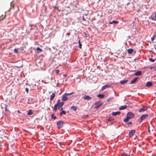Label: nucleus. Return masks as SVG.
Wrapping results in <instances>:
<instances>
[{
    "instance_id": "18",
    "label": "nucleus",
    "mask_w": 156,
    "mask_h": 156,
    "mask_svg": "<svg viewBox=\"0 0 156 156\" xmlns=\"http://www.w3.org/2000/svg\"><path fill=\"white\" fill-rule=\"evenodd\" d=\"M141 74L142 73L141 71H138L135 73V75L136 76L141 75Z\"/></svg>"
},
{
    "instance_id": "10",
    "label": "nucleus",
    "mask_w": 156,
    "mask_h": 156,
    "mask_svg": "<svg viewBox=\"0 0 156 156\" xmlns=\"http://www.w3.org/2000/svg\"><path fill=\"white\" fill-rule=\"evenodd\" d=\"M110 87L111 86L110 85L108 84L105 85L102 87L101 90H103L107 88Z\"/></svg>"
},
{
    "instance_id": "44",
    "label": "nucleus",
    "mask_w": 156,
    "mask_h": 156,
    "mask_svg": "<svg viewBox=\"0 0 156 156\" xmlns=\"http://www.w3.org/2000/svg\"><path fill=\"white\" fill-rule=\"evenodd\" d=\"M63 110V108H61L60 109V111H63V110Z\"/></svg>"
},
{
    "instance_id": "30",
    "label": "nucleus",
    "mask_w": 156,
    "mask_h": 156,
    "mask_svg": "<svg viewBox=\"0 0 156 156\" xmlns=\"http://www.w3.org/2000/svg\"><path fill=\"white\" fill-rule=\"evenodd\" d=\"M129 119H130L127 118V117L126 116V118L124 119L123 121L125 122H127L128 121Z\"/></svg>"
},
{
    "instance_id": "1",
    "label": "nucleus",
    "mask_w": 156,
    "mask_h": 156,
    "mask_svg": "<svg viewBox=\"0 0 156 156\" xmlns=\"http://www.w3.org/2000/svg\"><path fill=\"white\" fill-rule=\"evenodd\" d=\"M64 103L63 102H60V100H58L57 101V104H55L54 106V108L53 109V110L56 111L57 110V108H58V109H60V108L63 105Z\"/></svg>"
},
{
    "instance_id": "4",
    "label": "nucleus",
    "mask_w": 156,
    "mask_h": 156,
    "mask_svg": "<svg viewBox=\"0 0 156 156\" xmlns=\"http://www.w3.org/2000/svg\"><path fill=\"white\" fill-rule=\"evenodd\" d=\"M127 118L130 119L134 117V115L131 112H129L128 113L127 116Z\"/></svg>"
},
{
    "instance_id": "13",
    "label": "nucleus",
    "mask_w": 156,
    "mask_h": 156,
    "mask_svg": "<svg viewBox=\"0 0 156 156\" xmlns=\"http://www.w3.org/2000/svg\"><path fill=\"white\" fill-rule=\"evenodd\" d=\"M153 84L151 82H147L146 84V86L147 87H150Z\"/></svg>"
},
{
    "instance_id": "37",
    "label": "nucleus",
    "mask_w": 156,
    "mask_h": 156,
    "mask_svg": "<svg viewBox=\"0 0 156 156\" xmlns=\"http://www.w3.org/2000/svg\"><path fill=\"white\" fill-rule=\"evenodd\" d=\"M149 61L151 62H154L155 61V60L151 58H149Z\"/></svg>"
},
{
    "instance_id": "28",
    "label": "nucleus",
    "mask_w": 156,
    "mask_h": 156,
    "mask_svg": "<svg viewBox=\"0 0 156 156\" xmlns=\"http://www.w3.org/2000/svg\"><path fill=\"white\" fill-rule=\"evenodd\" d=\"M65 94L67 95V96H69V95H71L73 94H74V92H72L71 93H66Z\"/></svg>"
},
{
    "instance_id": "16",
    "label": "nucleus",
    "mask_w": 156,
    "mask_h": 156,
    "mask_svg": "<svg viewBox=\"0 0 156 156\" xmlns=\"http://www.w3.org/2000/svg\"><path fill=\"white\" fill-rule=\"evenodd\" d=\"M127 107L126 105L121 106L119 108V109L120 110L124 109L127 108Z\"/></svg>"
},
{
    "instance_id": "19",
    "label": "nucleus",
    "mask_w": 156,
    "mask_h": 156,
    "mask_svg": "<svg viewBox=\"0 0 156 156\" xmlns=\"http://www.w3.org/2000/svg\"><path fill=\"white\" fill-rule=\"evenodd\" d=\"M128 82V80H127L121 81L120 83L121 84H123L126 83Z\"/></svg>"
},
{
    "instance_id": "25",
    "label": "nucleus",
    "mask_w": 156,
    "mask_h": 156,
    "mask_svg": "<svg viewBox=\"0 0 156 156\" xmlns=\"http://www.w3.org/2000/svg\"><path fill=\"white\" fill-rule=\"evenodd\" d=\"M5 15L4 16L3 15H2L0 16V21L3 20L5 17Z\"/></svg>"
},
{
    "instance_id": "31",
    "label": "nucleus",
    "mask_w": 156,
    "mask_h": 156,
    "mask_svg": "<svg viewBox=\"0 0 156 156\" xmlns=\"http://www.w3.org/2000/svg\"><path fill=\"white\" fill-rule=\"evenodd\" d=\"M156 37V36L155 35H154L151 38V40L152 41H153L154 40L155 38Z\"/></svg>"
},
{
    "instance_id": "11",
    "label": "nucleus",
    "mask_w": 156,
    "mask_h": 156,
    "mask_svg": "<svg viewBox=\"0 0 156 156\" xmlns=\"http://www.w3.org/2000/svg\"><path fill=\"white\" fill-rule=\"evenodd\" d=\"M135 133V130H131L129 132V136L130 137H131L133 135V134Z\"/></svg>"
},
{
    "instance_id": "8",
    "label": "nucleus",
    "mask_w": 156,
    "mask_h": 156,
    "mask_svg": "<svg viewBox=\"0 0 156 156\" xmlns=\"http://www.w3.org/2000/svg\"><path fill=\"white\" fill-rule=\"evenodd\" d=\"M67 97V95L66 94H64L62 96V100L63 101H67L68 99Z\"/></svg>"
},
{
    "instance_id": "5",
    "label": "nucleus",
    "mask_w": 156,
    "mask_h": 156,
    "mask_svg": "<svg viewBox=\"0 0 156 156\" xmlns=\"http://www.w3.org/2000/svg\"><path fill=\"white\" fill-rule=\"evenodd\" d=\"M102 104L100 101H97L95 103V105H96L95 107V108L98 109V108Z\"/></svg>"
},
{
    "instance_id": "7",
    "label": "nucleus",
    "mask_w": 156,
    "mask_h": 156,
    "mask_svg": "<svg viewBox=\"0 0 156 156\" xmlns=\"http://www.w3.org/2000/svg\"><path fill=\"white\" fill-rule=\"evenodd\" d=\"M150 18L153 20H156V12H153Z\"/></svg>"
},
{
    "instance_id": "12",
    "label": "nucleus",
    "mask_w": 156,
    "mask_h": 156,
    "mask_svg": "<svg viewBox=\"0 0 156 156\" xmlns=\"http://www.w3.org/2000/svg\"><path fill=\"white\" fill-rule=\"evenodd\" d=\"M83 98L84 99L89 100L91 98L88 95H85L83 97Z\"/></svg>"
},
{
    "instance_id": "42",
    "label": "nucleus",
    "mask_w": 156,
    "mask_h": 156,
    "mask_svg": "<svg viewBox=\"0 0 156 156\" xmlns=\"http://www.w3.org/2000/svg\"><path fill=\"white\" fill-rule=\"evenodd\" d=\"M154 48L156 50V44L154 45Z\"/></svg>"
},
{
    "instance_id": "29",
    "label": "nucleus",
    "mask_w": 156,
    "mask_h": 156,
    "mask_svg": "<svg viewBox=\"0 0 156 156\" xmlns=\"http://www.w3.org/2000/svg\"><path fill=\"white\" fill-rule=\"evenodd\" d=\"M36 50L37 51H39L40 52H41L42 51V50L39 47H37V48H36Z\"/></svg>"
},
{
    "instance_id": "22",
    "label": "nucleus",
    "mask_w": 156,
    "mask_h": 156,
    "mask_svg": "<svg viewBox=\"0 0 156 156\" xmlns=\"http://www.w3.org/2000/svg\"><path fill=\"white\" fill-rule=\"evenodd\" d=\"M118 23V22L114 20L112 22H109V23L110 24H112V23H115L117 24Z\"/></svg>"
},
{
    "instance_id": "33",
    "label": "nucleus",
    "mask_w": 156,
    "mask_h": 156,
    "mask_svg": "<svg viewBox=\"0 0 156 156\" xmlns=\"http://www.w3.org/2000/svg\"><path fill=\"white\" fill-rule=\"evenodd\" d=\"M114 120V119L112 117H110L109 118V119H108V121H111Z\"/></svg>"
},
{
    "instance_id": "26",
    "label": "nucleus",
    "mask_w": 156,
    "mask_h": 156,
    "mask_svg": "<svg viewBox=\"0 0 156 156\" xmlns=\"http://www.w3.org/2000/svg\"><path fill=\"white\" fill-rule=\"evenodd\" d=\"M66 114V112L65 111H62L60 113V115H62V114Z\"/></svg>"
},
{
    "instance_id": "32",
    "label": "nucleus",
    "mask_w": 156,
    "mask_h": 156,
    "mask_svg": "<svg viewBox=\"0 0 156 156\" xmlns=\"http://www.w3.org/2000/svg\"><path fill=\"white\" fill-rule=\"evenodd\" d=\"M122 154L123 156H130V155L129 154L128 155L126 153H124Z\"/></svg>"
},
{
    "instance_id": "47",
    "label": "nucleus",
    "mask_w": 156,
    "mask_h": 156,
    "mask_svg": "<svg viewBox=\"0 0 156 156\" xmlns=\"http://www.w3.org/2000/svg\"><path fill=\"white\" fill-rule=\"evenodd\" d=\"M153 68V67H151L150 68V69H152Z\"/></svg>"
},
{
    "instance_id": "21",
    "label": "nucleus",
    "mask_w": 156,
    "mask_h": 156,
    "mask_svg": "<svg viewBox=\"0 0 156 156\" xmlns=\"http://www.w3.org/2000/svg\"><path fill=\"white\" fill-rule=\"evenodd\" d=\"M97 96L98 97L100 98H102L104 97V94H99Z\"/></svg>"
},
{
    "instance_id": "27",
    "label": "nucleus",
    "mask_w": 156,
    "mask_h": 156,
    "mask_svg": "<svg viewBox=\"0 0 156 156\" xmlns=\"http://www.w3.org/2000/svg\"><path fill=\"white\" fill-rule=\"evenodd\" d=\"M79 47L80 48H81L82 46V44L80 43V40H79L78 41Z\"/></svg>"
},
{
    "instance_id": "35",
    "label": "nucleus",
    "mask_w": 156,
    "mask_h": 156,
    "mask_svg": "<svg viewBox=\"0 0 156 156\" xmlns=\"http://www.w3.org/2000/svg\"><path fill=\"white\" fill-rule=\"evenodd\" d=\"M14 51L15 53H17L18 52V49L15 48V49H14Z\"/></svg>"
},
{
    "instance_id": "15",
    "label": "nucleus",
    "mask_w": 156,
    "mask_h": 156,
    "mask_svg": "<svg viewBox=\"0 0 156 156\" xmlns=\"http://www.w3.org/2000/svg\"><path fill=\"white\" fill-rule=\"evenodd\" d=\"M120 112H114L112 113V115L114 116H116L117 115H119L120 114Z\"/></svg>"
},
{
    "instance_id": "24",
    "label": "nucleus",
    "mask_w": 156,
    "mask_h": 156,
    "mask_svg": "<svg viewBox=\"0 0 156 156\" xmlns=\"http://www.w3.org/2000/svg\"><path fill=\"white\" fill-rule=\"evenodd\" d=\"M10 5H11V7L9 9V10H10V9H11L14 8V4L13 3L11 2V3Z\"/></svg>"
},
{
    "instance_id": "14",
    "label": "nucleus",
    "mask_w": 156,
    "mask_h": 156,
    "mask_svg": "<svg viewBox=\"0 0 156 156\" xmlns=\"http://www.w3.org/2000/svg\"><path fill=\"white\" fill-rule=\"evenodd\" d=\"M137 79L138 77L135 78L131 81L130 83L132 84L135 83L136 81H137Z\"/></svg>"
},
{
    "instance_id": "39",
    "label": "nucleus",
    "mask_w": 156,
    "mask_h": 156,
    "mask_svg": "<svg viewBox=\"0 0 156 156\" xmlns=\"http://www.w3.org/2000/svg\"><path fill=\"white\" fill-rule=\"evenodd\" d=\"M26 91L27 92V93L28 92L29 89L27 88H26L25 89Z\"/></svg>"
},
{
    "instance_id": "3",
    "label": "nucleus",
    "mask_w": 156,
    "mask_h": 156,
    "mask_svg": "<svg viewBox=\"0 0 156 156\" xmlns=\"http://www.w3.org/2000/svg\"><path fill=\"white\" fill-rule=\"evenodd\" d=\"M148 114H144L141 116L140 118V122H141L143 120H145L146 119L148 116Z\"/></svg>"
},
{
    "instance_id": "6",
    "label": "nucleus",
    "mask_w": 156,
    "mask_h": 156,
    "mask_svg": "<svg viewBox=\"0 0 156 156\" xmlns=\"http://www.w3.org/2000/svg\"><path fill=\"white\" fill-rule=\"evenodd\" d=\"M147 108L148 107L147 106H144L139 109V112H141L145 111L147 110Z\"/></svg>"
},
{
    "instance_id": "40",
    "label": "nucleus",
    "mask_w": 156,
    "mask_h": 156,
    "mask_svg": "<svg viewBox=\"0 0 156 156\" xmlns=\"http://www.w3.org/2000/svg\"><path fill=\"white\" fill-rule=\"evenodd\" d=\"M70 32H68V33H66V35L67 36H69L70 35Z\"/></svg>"
},
{
    "instance_id": "23",
    "label": "nucleus",
    "mask_w": 156,
    "mask_h": 156,
    "mask_svg": "<svg viewBox=\"0 0 156 156\" xmlns=\"http://www.w3.org/2000/svg\"><path fill=\"white\" fill-rule=\"evenodd\" d=\"M33 113L32 112V111L31 110H30L29 111V112L27 113V114L28 115H32L33 114Z\"/></svg>"
},
{
    "instance_id": "46",
    "label": "nucleus",
    "mask_w": 156,
    "mask_h": 156,
    "mask_svg": "<svg viewBox=\"0 0 156 156\" xmlns=\"http://www.w3.org/2000/svg\"><path fill=\"white\" fill-rule=\"evenodd\" d=\"M85 116L86 117H87L88 116V115H85Z\"/></svg>"
},
{
    "instance_id": "45",
    "label": "nucleus",
    "mask_w": 156,
    "mask_h": 156,
    "mask_svg": "<svg viewBox=\"0 0 156 156\" xmlns=\"http://www.w3.org/2000/svg\"><path fill=\"white\" fill-rule=\"evenodd\" d=\"M148 132H149L150 131V129H149V128H148Z\"/></svg>"
},
{
    "instance_id": "43",
    "label": "nucleus",
    "mask_w": 156,
    "mask_h": 156,
    "mask_svg": "<svg viewBox=\"0 0 156 156\" xmlns=\"http://www.w3.org/2000/svg\"><path fill=\"white\" fill-rule=\"evenodd\" d=\"M17 112H18V113H20V111H19V110H18V111H17Z\"/></svg>"
},
{
    "instance_id": "20",
    "label": "nucleus",
    "mask_w": 156,
    "mask_h": 156,
    "mask_svg": "<svg viewBox=\"0 0 156 156\" xmlns=\"http://www.w3.org/2000/svg\"><path fill=\"white\" fill-rule=\"evenodd\" d=\"M133 49L130 48L127 50V52L129 54H131L133 52Z\"/></svg>"
},
{
    "instance_id": "17",
    "label": "nucleus",
    "mask_w": 156,
    "mask_h": 156,
    "mask_svg": "<svg viewBox=\"0 0 156 156\" xmlns=\"http://www.w3.org/2000/svg\"><path fill=\"white\" fill-rule=\"evenodd\" d=\"M77 107L74 106H72L71 107L70 109L71 110H73L74 111H76V110L77 109Z\"/></svg>"
},
{
    "instance_id": "38",
    "label": "nucleus",
    "mask_w": 156,
    "mask_h": 156,
    "mask_svg": "<svg viewBox=\"0 0 156 156\" xmlns=\"http://www.w3.org/2000/svg\"><path fill=\"white\" fill-rule=\"evenodd\" d=\"M132 122H129L127 123V124L128 125H130L132 124Z\"/></svg>"
},
{
    "instance_id": "36",
    "label": "nucleus",
    "mask_w": 156,
    "mask_h": 156,
    "mask_svg": "<svg viewBox=\"0 0 156 156\" xmlns=\"http://www.w3.org/2000/svg\"><path fill=\"white\" fill-rule=\"evenodd\" d=\"M55 72H56V73L57 74H58L59 73V72H60V71L58 69H57L55 70Z\"/></svg>"
},
{
    "instance_id": "48",
    "label": "nucleus",
    "mask_w": 156,
    "mask_h": 156,
    "mask_svg": "<svg viewBox=\"0 0 156 156\" xmlns=\"http://www.w3.org/2000/svg\"><path fill=\"white\" fill-rule=\"evenodd\" d=\"M155 71H156V68H155Z\"/></svg>"
},
{
    "instance_id": "2",
    "label": "nucleus",
    "mask_w": 156,
    "mask_h": 156,
    "mask_svg": "<svg viewBox=\"0 0 156 156\" xmlns=\"http://www.w3.org/2000/svg\"><path fill=\"white\" fill-rule=\"evenodd\" d=\"M56 124L58 128L59 129L63 127L64 122L62 121H59L57 122Z\"/></svg>"
},
{
    "instance_id": "41",
    "label": "nucleus",
    "mask_w": 156,
    "mask_h": 156,
    "mask_svg": "<svg viewBox=\"0 0 156 156\" xmlns=\"http://www.w3.org/2000/svg\"><path fill=\"white\" fill-rule=\"evenodd\" d=\"M82 20H83V21H86V19L84 18V17L83 16V17Z\"/></svg>"
},
{
    "instance_id": "34",
    "label": "nucleus",
    "mask_w": 156,
    "mask_h": 156,
    "mask_svg": "<svg viewBox=\"0 0 156 156\" xmlns=\"http://www.w3.org/2000/svg\"><path fill=\"white\" fill-rule=\"evenodd\" d=\"M51 118L53 119H55L56 118V117L54 116L53 114L51 115Z\"/></svg>"
},
{
    "instance_id": "9",
    "label": "nucleus",
    "mask_w": 156,
    "mask_h": 156,
    "mask_svg": "<svg viewBox=\"0 0 156 156\" xmlns=\"http://www.w3.org/2000/svg\"><path fill=\"white\" fill-rule=\"evenodd\" d=\"M55 96V92L52 93L51 95L50 96V101H52L54 98Z\"/></svg>"
}]
</instances>
